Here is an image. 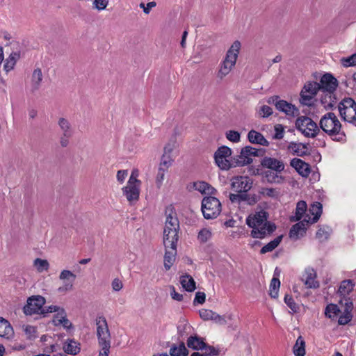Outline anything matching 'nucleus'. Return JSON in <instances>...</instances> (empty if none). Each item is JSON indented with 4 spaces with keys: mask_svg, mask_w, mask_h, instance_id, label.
Here are the masks:
<instances>
[{
    "mask_svg": "<svg viewBox=\"0 0 356 356\" xmlns=\"http://www.w3.org/2000/svg\"><path fill=\"white\" fill-rule=\"evenodd\" d=\"M268 213L264 210L255 212L252 216H248L246 223L252 229L251 236L253 238H264L275 230V224L268 221Z\"/></svg>",
    "mask_w": 356,
    "mask_h": 356,
    "instance_id": "obj_1",
    "label": "nucleus"
},
{
    "mask_svg": "<svg viewBox=\"0 0 356 356\" xmlns=\"http://www.w3.org/2000/svg\"><path fill=\"white\" fill-rule=\"evenodd\" d=\"M261 165L267 169L261 175L268 183L280 184L284 182V177L281 174L284 170L285 165L282 160L264 156L261 161Z\"/></svg>",
    "mask_w": 356,
    "mask_h": 356,
    "instance_id": "obj_2",
    "label": "nucleus"
},
{
    "mask_svg": "<svg viewBox=\"0 0 356 356\" xmlns=\"http://www.w3.org/2000/svg\"><path fill=\"white\" fill-rule=\"evenodd\" d=\"M319 126L333 140L338 142L346 140V134L342 129L341 124L334 113L328 112L322 116Z\"/></svg>",
    "mask_w": 356,
    "mask_h": 356,
    "instance_id": "obj_3",
    "label": "nucleus"
},
{
    "mask_svg": "<svg viewBox=\"0 0 356 356\" xmlns=\"http://www.w3.org/2000/svg\"><path fill=\"white\" fill-rule=\"evenodd\" d=\"M240 49L241 42L236 40L227 51L225 57L220 63L216 72V77L219 81H222L234 69Z\"/></svg>",
    "mask_w": 356,
    "mask_h": 356,
    "instance_id": "obj_4",
    "label": "nucleus"
},
{
    "mask_svg": "<svg viewBox=\"0 0 356 356\" xmlns=\"http://www.w3.org/2000/svg\"><path fill=\"white\" fill-rule=\"evenodd\" d=\"M320 90H323L325 94L322 97L321 102L325 108H330L336 103V97L334 95L337 87V80L330 74H324L320 81Z\"/></svg>",
    "mask_w": 356,
    "mask_h": 356,
    "instance_id": "obj_5",
    "label": "nucleus"
},
{
    "mask_svg": "<svg viewBox=\"0 0 356 356\" xmlns=\"http://www.w3.org/2000/svg\"><path fill=\"white\" fill-rule=\"evenodd\" d=\"M341 118L356 127V102L350 97L343 99L338 104Z\"/></svg>",
    "mask_w": 356,
    "mask_h": 356,
    "instance_id": "obj_6",
    "label": "nucleus"
},
{
    "mask_svg": "<svg viewBox=\"0 0 356 356\" xmlns=\"http://www.w3.org/2000/svg\"><path fill=\"white\" fill-rule=\"evenodd\" d=\"M296 127L308 138H314L320 132V128L317 124L307 116L298 117L296 121Z\"/></svg>",
    "mask_w": 356,
    "mask_h": 356,
    "instance_id": "obj_7",
    "label": "nucleus"
},
{
    "mask_svg": "<svg viewBox=\"0 0 356 356\" xmlns=\"http://www.w3.org/2000/svg\"><path fill=\"white\" fill-rule=\"evenodd\" d=\"M202 211L206 219L216 218L221 212V204L214 197L209 196L202 201Z\"/></svg>",
    "mask_w": 356,
    "mask_h": 356,
    "instance_id": "obj_8",
    "label": "nucleus"
},
{
    "mask_svg": "<svg viewBox=\"0 0 356 356\" xmlns=\"http://www.w3.org/2000/svg\"><path fill=\"white\" fill-rule=\"evenodd\" d=\"M232 153V149L227 146H221L216 151L215 163L221 170H227L236 167L234 159L232 161L229 160Z\"/></svg>",
    "mask_w": 356,
    "mask_h": 356,
    "instance_id": "obj_9",
    "label": "nucleus"
},
{
    "mask_svg": "<svg viewBox=\"0 0 356 356\" xmlns=\"http://www.w3.org/2000/svg\"><path fill=\"white\" fill-rule=\"evenodd\" d=\"M320 90V84L316 81H307L300 94V103L304 106H312L313 99Z\"/></svg>",
    "mask_w": 356,
    "mask_h": 356,
    "instance_id": "obj_10",
    "label": "nucleus"
},
{
    "mask_svg": "<svg viewBox=\"0 0 356 356\" xmlns=\"http://www.w3.org/2000/svg\"><path fill=\"white\" fill-rule=\"evenodd\" d=\"M95 325L98 345L111 344V334L106 318L103 316H97L95 319Z\"/></svg>",
    "mask_w": 356,
    "mask_h": 356,
    "instance_id": "obj_11",
    "label": "nucleus"
},
{
    "mask_svg": "<svg viewBox=\"0 0 356 356\" xmlns=\"http://www.w3.org/2000/svg\"><path fill=\"white\" fill-rule=\"evenodd\" d=\"M140 181L133 172L126 186L122 188L123 194L129 202L136 201L139 198Z\"/></svg>",
    "mask_w": 356,
    "mask_h": 356,
    "instance_id": "obj_12",
    "label": "nucleus"
},
{
    "mask_svg": "<svg viewBox=\"0 0 356 356\" xmlns=\"http://www.w3.org/2000/svg\"><path fill=\"white\" fill-rule=\"evenodd\" d=\"M261 149L252 147L251 146H246L243 147L240 153V155L234 158V162L236 166H244L252 162V156H258Z\"/></svg>",
    "mask_w": 356,
    "mask_h": 356,
    "instance_id": "obj_13",
    "label": "nucleus"
},
{
    "mask_svg": "<svg viewBox=\"0 0 356 356\" xmlns=\"http://www.w3.org/2000/svg\"><path fill=\"white\" fill-rule=\"evenodd\" d=\"M45 303V299L40 296H32L27 300V304L24 307V312L26 315L34 314H44L43 305Z\"/></svg>",
    "mask_w": 356,
    "mask_h": 356,
    "instance_id": "obj_14",
    "label": "nucleus"
},
{
    "mask_svg": "<svg viewBox=\"0 0 356 356\" xmlns=\"http://www.w3.org/2000/svg\"><path fill=\"white\" fill-rule=\"evenodd\" d=\"M252 186V181L247 176L234 177L231 180V188L236 193H247Z\"/></svg>",
    "mask_w": 356,
    "mask_h": 356,
    "instance_id": "obj_15",
    "label": "nucleus"
},
{
    "mask_svg": "<svg viewBox=\"0 0 356 356\" xmlns=\"http://www.w3.org/2000/svg\"><path fill=\"white\" fill-rule=\"evenodd\" d=\"M59 279L63 282V284L58 289V292H67L73 289L76 275L72 271L68 270H62Z\"/></svg>",
    "mask_w": 356,
    "mask_h": 356,
    "instance_id": "obj_16",
    "label": "nucleus"
},
{
    "mask_svg": "<svg viewBox=\"0 0 356 356\" xmlns=\"http://www.w3.org/2000/svg\"><path fill=\"white\" fill-rule=\"evenodd\" d=\"M165 215L166 218L163 230L168 231V229H172V230L179 231V221L176 212L171 206L166 209Z\"/></svg>",
    "mask_w": 356,
    "mask_h": 356,
    "instance_id": "obj_17",
    "label": "nucleus"
},
{
    "mask_svg": "<svg viewBox=\"0 0 356 356\" xmlns=\"http://www.w3.org/2000/svg\"><path fill=\"white\" fill-rule=\"evenodd\" d=\"M309 223H310L309 220L304 218L303 220L293 225L289 232L290 238L296 240L302 236L306 232Z\"/></svg>",
    "mask_w": 356,
    "mask_h": 356,
    "instance_id": "obj_18",
    "label": "nucleus"
},
{
    "mask_svg": "<svg viewBox=\"0 0 356 356\" xmlns=\"http://www.w3.org/2000/svg\"><path fill=\"white\" fill-rule=\"evenodd\" d=\"M42 80L43 74L41 69L39 67L34 69L29 85V91L31 94H34L40 89Z\"/></svg>",
    "mask_w": 356,
    "mask_h": 356,
    "instance_id": "obj_19",
    "label": "nucleus"
},
{
    "mask_svg": "<svg viewBox=\"0 0 356 356\" xmlns=\"http://www.w3.org/2000/svg\"><path fill=\"white\" fill-rule=\"evenodd\" d=\"M275 107L278 111L289 116H296L299 114L298 108L285 100L277 101L275 102Z\"/></svg>",
    "mask_w": 356,
    "mask_h": 356,
    "instance_id": "obj_20",
    "label": "nucleus"
},
{
    "mask_svg": "<svg viewBox=\"0 0 356 356\" xmlns=\"http://www.w3.org/2000/svg\"><path fill=\"white\" fill-rule=\"evenodd\" d=\"M179 241V231L163 230V243L164 247H177Z\"/></svg>",
    "mask_w": 356,
    "mask_h": 356,
    "instance_id": "obj_21",
    "label": "nucleus"
},
{
    "mask_svg": "<svg viewBox=\"0 0 356 356\" xmlns=\"http://www.w3.org/2000/svg\"><path fill=\"white\" fill-rule=\"evenodd\" d=\"M14 335V330L9 321L0 317V337L7 340H11Z\"/></svg>",
    "mask_w": 356,
    "mask_h": 356,
    "instance_id": "obj_22",
    "label": "nucleus"
},
{
    "mask_svg": "<svg viewBox=\"0 0 356 356\" xmlns=\"http://www.w3.org/2000/svg\"><path fill=\"white\" fill-rule=\"evenodd\" d=\"M290 164L302 177H306L309 176L310 173L309 165L302 160L298 158H294L291 159Z\"/></svg>",
    "mask_w": 356,
    "mask_h": 356,
    "instance_id": "obj_23",
    "label": "nucleus"
},
{
    "mask_svg": "<svg viewBox=\"0 0 356 356\" xmlns=\"http://www.w3.org/2000/svg\"><path fill=\"white\" fill-rule=\"evenodd\" d=\"M309 211L313 217L311 218L309 215H307L305 218L309 220L311 224L316 222L322 214V204L318 202H314L311 204Z\"/></svg>",
    "mask_w": 356,
    "mask_h": 356,
    "instance_id": "obj_24",
    "label": "nucleus"
},
{
    "mask_svg": "<svg viewBox=\"0 0 356 356\" xmlns=\"http://www.w3.org/2000/svg\"><path fill=\"white\" fill-rule=\"evenodd\" d=\"M80 343L73 339H67L63 346V349L66 354L76 355L81 351Z\"/></svg>",
    "mask_w": 356,
    "mask_h": 356,
    "instance_id": "obj_25",
    "label": "nucleus"
},
{
    "mask_svg": "<svg viewBox=\"0 0 356 356\" xmlns=\"http://www.w3.org/2000/svg\"><path fill=\"white\" fill-rule=\"evenodd\" d=\"M177 255V247H165L164 266L169 270L173 265Z\"/></svg>",
    "mask_w": 356,
    "mask_h": 356,
    "instance_id": "obj_26",
    "label": "nucleus"
},
{
    "mask_svg": "<svg viewBox=\"0 0 356 356\" xmlns=\"http://www.w3.org/2000/svg\"><path fill=\"white\" fill-rule=\"evenodd\" d=\"M186 343L189 348L195 350H203L206 343L203 338L195 334L188 338Z\"/></svg>",
    "mask_w": 356,
    "mask_h": 356,
    "instance_id": "obj_27",
    "label": "nucleus"
},
{
    "mask_svg": "<svg viewBox=\"0 0 356 356\" xmlns=\"http://www.w3.org/2000/svg\"><path fill=\"white\" fill-rule=\"evenodd\" d=\"M248 138L250 143L259 144L263 146H268L269 142L259 132L255 130H250L248 134Z\"/></svg>",
    "mask_w": 356,
    "mask_h": 356,
    "instance_id": "obj_28",
    "label": "nucleus"
},
{
    "mask_svg": "<svg viewBox=\"0 0 356 356\" xmlns=\"http://www.w3.org/2000/svg\"><path fill=\"white\" fill-rule=\"evenodd\" d=\"M172 150V149L170 145L164 147V153L161 159V162L159 166V168L168 170L172 165L174 161L170 155Z\"/></svg>",
    "mask_w": 356,
    "mask_h": 356,
    "instance_id": "obj_29",
    "label": "nucleus"
},
{
    "mask_svg": "<svg viewBox=\"0 0 356 356\" xmlns=\"http://www.w3.org/2000/svg\"><path fill=\"white\" fill-rule=\"evenodd\" d=\"M355 283L351 280H345L342 281L338 289L337 293L340 296L346 297L353 290Z\"/></svg>",
    "mask_w": 356,
    "mask_h": 356,
    "instance_id": "obj_30",
    "label": "nucleus"
},
{
    "mask_svg": "<svg viewBox=\"0 0 356 356\" xmlns=\"http://www.w3.org/2000/svg\"><path fill=\"white\" fill-rule=\"evenodd\" d=\"M305 284L309 288H318L319 286L318 282L316 280V273L313 268H308L305 270Z\"/></svg>",
    "mask_w": 356,
    "mask_h": 356,
    "instance_id": "obj_31",
    "label": "nucleus"
},
{
    "mask_svg": "<svg viewBox=\"0 0 356 356\" xmlns=\"http://www.w3.org/2000/svg\"><path fill=\"white\" fill-rule=\"evenodd\" d=\"M188 350L184 343L173 344L169 350V356H188Z\"/></svg>",
    "mask_w": 356,
    "mask_h": 356,
    "instance_id": "obj_32",
    "label": "nucleus"
},
{
    "mask_svg": "<svg viewBox=\"0 0 356 356\" xmlns=\"http://www.w3.org/2000/svg\"><path fill=\"white\" fill-rule=\"evenodd\" d=\"M20 57L19 52H12L9 56L6 59L3 65V70L6 73L14 69L17 61Z\"/></svg>",
    "mask_w": 356,
    "mask_h": 356,
    "instance_id": "obj_33",
    "label": "nucleus"
},
{
    "mask_svg": "<svg viewBox=\"0 0 356 356\" xmlns=\"http://www.w3.org/2000/svg\"><path fill=\"white\" fill-rule=\"evenodd\" d=\"M58 124L62 132V135L67 137H72L73 135V129L70 122L64 118H60L58 121Z\"/></svg>",
    "mask_w": 356,
    "mask_h": 356,
    "instance_id": "obj_34",
    "label": "nucleus"
},
{
    "mask_svg": "<svg viewBox=\"0 0 356 356\" xmlns=\"http://www.w3.org/2000/svg\"><path fill=\"white\" fill-rule=\"evenodd\" d=\"M307 205L305 201H299L296 205L295 216L291 217V221L296 222L300 220L307 211Z\"/></svg>",
    "mask_w": 356,
    "mask_h": 356,
    "instance_id": "obj_35",
    "label": "nucleus"
},
{
    "mask_svg": "<svg viewBox=\"0 0 356 356\" xmlns=\"http://www.w3.org/2000/svg\"><path fill=\"white\" fill-rule=\"evenodd\" d=\"M180 283L182 287L187 291L191 292L195 289V282L193 278L188 275L180 277Z\"/></svg>",
    "mask_w": 356,
    "mask_h": 356,
    "instance_id": "obj_36",
    "label": "nucleus"
},
{
    "mask_svg": "<svg viewBox=\"0 0 356 356\" xmlns=\"http://www.w3.org/2000/svg\"><path fill=\"white\" fill-rule=\"evenodd\" d=\"M293 352L295 356H305V342L301 336L298 337L293 348Z\"/></svg>",
    "mask_w": 356,
    "mask_h": 356,
    "instance_id": "obj_37",
    "label": "nucleus"
},
{
    "mask_svg": "<svg viewBox=\"0 0 356 356\" xmlns=\"http://www.w3.org/2000/svg\"><path fill=\"white\" fill-rule=\"evenodd\" d=\"M193 186L202 194H212L214 191V188L205 181L195 182Z\"/></svg>",
    "mask_w": 356,
    "mask_h": 356,
    "instance_id": "obj_38",
    "label": "nucleus"
},
{
    "mask_svg": "<svg viewBox=\"0 0 356 356\" xmlns=\"http://www.w3.org/2000/svg\"><path fill=\"white\" fill-rule=\"evenodd\" d=\"M282 236H279L276 237L274 240L271 241L266 245H265L260 250L261 254H266L269 252H272L274 249H275L280 242L282 241Z\"/></svg>",
    "mask_w": 356,
    "mask_h": 356,
    "instance_id": "obj_39",
    "label": "nucleus"
},
{
    "mask_svg": "<svg viewBox=\"0 0 356 356\" xmlns=\"http://www.w3.org/2000/svg\"><path fill=\"white\" fill-rule=\"evenodd\" d=\"M259 193L263 197H271L273 199H277L280 195V191L273 188H261Z\"/></svg>",
    "mask_w": 356,
    "mask_h": 356,
    "instance_id": "obj_40",
    "label": "nucleus"
},
{
    "mask_svg": "<svg viewBox=\"0 0 356 356\" xmlns=\"http://www.w3.org/2000/svg\"><path fill=\"white\" fill-rule=\"evenodd\" d=\"M280 286V280L277 277H273L270 284L269 295L271 298H277L278 297Z\"/></svg>",
    "mask_w": 356,
    "mask_h": 356,
    "instance_id": "obj_41",
    "label": "nucleus"
},
{
    "mask_svg": "<svg viewBox=\"0 0 356 356\" xmlns=\"http://www.w3.org/2000/svg\"><path fill=\"white\" fill-rule=\"evenodd\" d=\"M332 232V229L328 226L320 227L316 232V236L321 242L326 241Z\"/></svg>",
    "mask_w": 356,
    "mask_h": 356,
    "instance_id": "obj_42",
    "label": "nucleus"
},
{
    "mask_svg": "<svg viewBox=\"0 0 356 356\" xmlns=\"http://www.w3.org/2000/svg\"><path fill=\"white\" fill-rule=\"evenodd\" d=\"M292 150L298 156H303L308 154L307 146L302 143H293L291 146Z\"/></svg>",
    "mask_w": 356,
    "mask_h": 356,
    "instance_id": "obj_43",
    "label": "nucleus"
},
{
    "mask_svg": "<svg viewBox=\"0 0 356 356\" xmlns=\"http://www.w3.org/2000/svg\"><path fill=\"white\" fill-rule=\"evenodd\" d=\"M33 265L36 268L37 270L40 273L44 270H47L49 267V264L47 260L37 258L33 261Z\"/></svg>",
    "mask_w": 356,
    "mask_h": 356,
    "instance_id": "obj_44",
    "label": "nucleus"
},
{
    "mask_svg": "<svg viewBox=\"0 0 356 356\" xmlns=\"http://www.w3.org/2000/svg\"><path fill=\"white\" fill-rule=\"evenodd\" d=\"M339 312L340 310L337 305L330 304L325 308V314L329 318H334Z\"/></svg>",
    "mask_w": 356,
    "mask_h": 356,
    "instance_id": "obj_45",
    "label": "nucleus"
},
{
    "mask_svg": "<svg viewBox=\"0 0 356 356\" xmlns=\"http://www.w3.org/2000/svg\"><path fill=\"white\" fill-rule=\"evenodd\" d=\"M340 63L344 67L356 66V54H353L348 57L341 58Z\"/></svg>",
    "mask_w": 356,
    "mask_h": 356,
    "instance_id": "obj_46",
    "label": "nucleus"
},
{
    "mask_svg": "<svg viewBox=\"0 0 356 356\" xmlns=\"http://www.w3.org/2000/svg\"><path fill=\"white\" fill-rule=\"evenodd\" d=\"M232 319V314L220 316L215 312L212 321L218 325H223L227 323V321H231Z\"/></svg>",
    "mask_w": 356,
    "mask_h": 356,
    "instance_id": "obj_47",
    "label": "nucleus"
},
{
    "mask_svg": "<svg viewBox=\"0 0 356 356\" xmlns=\"http://www.w3.org/2000/svg\"><path fill=\"white\" fill-rule=\"evenodd\" d=\"M22 329L28 339L33 340L36 338V328L34 326L23 325Z\"/></svg>",
    "mask_w": 356,
    "mask_h": 356,
    "instance_id": "obj_48",
    "label": "nucleus"
},
{
    "mask_svg": "<svg viewBox=\"0 0 356 356\" xmlns=\"http://www.w3.org/2000/svg\"><path fill=\"white\" fill-rule=\"evenodd\" d=\"M212 234L210 229L204 228L198 233V240L202 243H205L211 238Z\"/></svg>",
    "mask_w": 356,
    "mask_h": 356,
    "instance_id": "obj_49",
    "label": "nucleus"
},
{
    "mask_svg": "<svg viewBox=\"0 0 356 356\" xmlns=\"http://www.w3.org/2000/svg\"><path fill=\"white\" fill-rule=\"evenodd\" d=\"M284 300L293 312L296 313L298 311L299 307L291 295L286 294Z\"/></svg>",
    "mask_w": 356,
    "mask_h": 356,
    "instance_id": "obj_50",
    "label": "nucleus"
},
{
    "mask_svg": "<svg viewBox=\"0 0 356 356\" xmlns=\"http://www.w3.org/2000/svg\"><path fill=\"white\" fill-rule=\"evenodd\" d=\"M168 171V170H165L163 168H161L159 167L158 172L156 176L155 181L157 188H160L163 184V181L165 179V175Z\"/></svg>",
    "mask_w": 356,
    "mask_h": 356,
    "instance_id": "obj_51",
    "label": "nucleus"
},
{
    "mask_svg": "<svg viewBox=\"0 0 356 356\" xmlns=\"http://www.w3.org/2000/svg\"><path fill=\"white\" fill-rule=\"evenodd\" d=\"M248 199V195L246 193H238V194H230L229 200L232 202L240 203L242 201H246Z\"/></svg>",
    "mask_w": 356,
    "mask_h": 356,
    "instance_id": "obj_52",
    "label": "nucleus"
},
{
    "mask_svg": "<svg viewBox=\"0 0 356 356\" xmlns=\"http://www.w3.org/2000/svg\"><path fill=\"white\" fill-rule=\"evenodd\" d=\"M257 113L259 117L268 118L272 115L273 109L267 105H263L257 110Z\"/></svg>",
    "mask_w": 356,
    "mask_h": 356,
    "instance_id": "obj_53",
    "label": "nucleus"
},
{
    "mask_svg": "<svg viewBox=\"0 0 356 356\" xmlns=\"http://www.w3.org/2000/svg\"><path fill=\"white\" fill-rule=\"evenodd\" d=\"M108 4V0H94L92 5L93 7L99 11L106 9Z\"/></svg>",
    "mask_w": 356,
    "mask_h": 356,
    "instance_id": "obj_54",
    "label": "nucleus"
},
{
    "mask_svg": "<svg viewBox=\"0 0 356 356\" xmlns=\"http://www.w3.org/2000/svg\"><path fill=\"white\" fill-rule=\"evenodd\" d=\"M215 312L210 309L200 310V316L204 321L213 320Z\"/></svg>",
    "mask_w": 356,
    "mask_h": 356,
    "instance_id": "obj_55",
    "label": "nucleus"
},
{
    "mask_svg": "<svg viewBox=\"0 0 356 356\" xmlns=\"http://www.w3.org/2000/svg\"><path fill=\"white\" fill-rule=\"evenodd\" d=\"M66 312H65V310L62 308L61 309H60L58 312H56L54 316V318H53V323L55 326H59V324H58V323H59V320H63V317L65 318V316H66Z\"/></svg>",
    "mask_w": 356,
    "mask_h": 356,
    "instance_id": "obj_56",
    "label": "nucleus"
},
{
    "mask_svg": "<svg viewBox=\"0 0 356 356\" xmlns=\"http://www.w3.org/2000/svg\"><path fill=\"white\" fill-rule=\"evenodd\" d=\"M227 138L234 143H237L240 140V134L236 131H229L226 133Z\"/></svg>",
    "mask_w": 356,
    "mask_h": 356,
    "instance_id": "obj_57",
    "label": "nucleus"
},
{
    "mask_svg": "<svg viewBox=\"0 0 356 356\" xmlns=\"http://www.w3.org/2000/svg\"><path fill=\"white\" fill-rule=\"evenodd\" d=\"M274 129L275 133L273 138L277 140L283 138L284 133V127L282 124H278L275 126Z\"/></svg>",
    "mask_w": 356,
    "mask_h": 356,
    "instance_id": "obj_58",
    "label": "nucleus"
},
{
    "mask_svg": "<svg viewBox=\"0 0 356 356\" xmlns=\"http://www.w3.org/2000/svg\"><path fill=\"white\" fill-rule=\"evenodd\" d=\"M204 350V353H202L207 356H217L219 354V350L214 348L213 346H208L205 343V348L203 349Z\"/></svg>",
    "mask_w": 356,
    "mask_h": 356,
    "instance_id": "obj_59",
    "label": "nucleus"
},
{
    "mask_svg": "<svg viewBox=\"0 0 356 356\" xmlns=\"http://www.w3.org/2000/svg\"><path fill=\"white\" fill-rule=\"evenodd\" d=\"M8 348L13 351H21L26 349V346L24 343L15 342L9 344Z\"/></svg>",
    "mask_w": 356,
    "mask_h": 356,
    "instance_id": "obj_60",
    "label": "nucleus"
},
{
    "mask_svg": "<svg viewBox=\"0 0 356 356\" xmlns=\"http://www.w3.org/2000/svg\"><path fill=\"white\" fill-rule=\"evenodd\" d=\"M59 321V323H58V324H59V326L62 325L65 329L67 330L73 329V325L70 321V320L67 319V315L65 316V318L63 317V320Z\"/></svg>",
    "mask_w": 356,
    "mask_h": 356,
    "instance_id": "obj_61",
    "label": "nucleus"
},
{
    "mask_svg": "<svg viewBox=\"0 0 356 356\" xmlns=\"http://www.w3.org/2000/svg\"><path fill=\"white\" fill-rule=\"evenodd\" d=\"M111 344H100L99 345L101 350L99 352V356H108Z\"/></svg>",
    "mask_w": 356,
    "mask_h": 356,
    "instance_id": "obj_62",
    "label": "nucleus"
},
{
    "mask_svg": "<svg viewBox=\"0 0 356 356\" xmlns=\"http://www.w3.org/2000/svg\"><path fill=\"white\" fill-rule=\"evenodd\" d=\"M206 295L204 292L198 291L195 293L194 304H203L205 302Z\"/></svg>",
    "mask_w": 356,
    "mask_h": 356,
    "instance_id": "obj_63",
    "label": "nucleus"
},
{
    "mask_svg": "<svg viewBox=\"0 0 356 356\" xmlns=\"http://www.w3.org/2000/svg\"><path fill=\"white\" fill-rule=\"evenodd\" d=\"M351 318L352 316L350 314L341 315L339 318L338 323L339 325H346L351 321Z\"/></svg>",
    "mask_w": 356,
    "mask_h": 356,
    "instance_id": "obj_64",
    "label": "nucleus"
}]
</instances>
